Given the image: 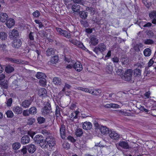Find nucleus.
<instances>
[{
  "label": "nucleus",
  "instance_id": "obj_1",
  "mask_svg": "<svg viewBox=\"0 0 156 156\" xmlns=\"http://www.w3.org/2000/svg\"><path fill=\"white\" fill-rule=\"evenodd\" d=\"M34 141L39 145L42 148L46 149L47 147L46 145L44 144L45 140H44L43 136L41 135H37L34 138Z\"/></svg>",
  "mask_w": 156,
  "mask_h": 156
},
{
  "label": "nucleus",
  "instance_id": "obj_2",
  "mask_svg": "<svg viewBox=\"0 0 156 156\" xmlns=\"http://www.w3.org/2000/svg\"><path fill=\"white\" fill-rule=\"evenodd\" d=\"M44 143V144L46 145L47 146L46 148H48V146L49 147L51 148L55 144V139L51 135L48 136L46 137Z\"/></svg>",
  "mask_w": 156,
  "mask_h": 156
},
{
  "label": "nucleus",
  "instance_id": "obj_3",
  "mask_svg": "<svg viewBox=\"0 0 156 156\" xmlns=\"http://www.w3.org/2000/svg\"><path fill=\"white\" fill-rule=\"evenodd\" d=\"M106 49L105 44L104 43L99 44L98 46L94 48L93 51L97 55L99 53L102 54Z\"/></svg>",
  "mask_w": 156,
  "mask_h": 156
},
{
  "label": "nucleus",
  "instance_id": "obj_4",
  "mask_svg": "<svg viewBox=\"0 0 156 156\" xmlns=\"http://www.w3.org/2000/svg\"><path fill=\"white\" fill-rule=\"evenodd\" d=\"M51 104L47 102L45 105L41 110L42 114L44 117L49 115L51 112Z\"/></svg>",
  "mask_w": 156,
  "mask_h": 156
},
{
  "label": "nucleus",
  "instance_id": "obj_5",
  "mask_svg": "<svg viewBox=\"0 0 156 156\" xmlns=\"http://www.w3.org/2000/svg\"><path fill=\"white\" fill-rule=\"evenodd\" d=\"M55 29L62 36L67 38H70L71 37V34L66 30H62L61 28L56 27Z\"/></svg>",
  "mask_w": 156,
  "mask_h": 156
},
{
  "label": "nucleus",
  "instance_id": "obj_6",
  "mask_svg": "<svg viewBox=\"0 0 156 156\" xmlns=\"http://www.w3.org/2000/svg\"><path fill=\"white\" fill-rule=\"evenodd\" d=\"M133 70L131 69H127L124 74L125 80L126 81H130L132 77Z\"/></svg>",
  "mask_w": 156,
  "mask_h": 156
},
{
  "label": "nucleus",
  "instance_id": "obj_7",
  "mask_svg": "<svg viewBox=\"0 0 156 156\" xmlns=\"http://www.w3.org/2000/svg\"><path fill=\"white\" fill-rule=\"evenodd\" d=\"M72 62H73V68L75 70L78 72H80L82 70V66L80 62H75L73 60H72Z\"/></svg>",
  "mask_w": 156,
  "mask_h": 156
},
{
  "label": "nucleus",
  "instance_id": "obj_8",
  "mask_svg": "<svg viewBox=\"0 0 156 156\" xmlns=\"http://www.w3.org/2000/svg\"><path fill=\"white\" fill-rule=\"evenodd\" d=\"M60 134L63 139H65L66 137V129L65 126L64 125H61L60 128Z\"/></svg>",
  "mask_w": 156,
  "mask_h": 156
},
{
  "label": "nucleus",
  "instance_id": "obj_9",
  "mask_svg": "<svg viewBox=\"0 0 156 156\" xmlns=\"http://www.w3.org/2000/svg\"><path fill=\"white\" fill-rule=\"evenodd\" d=\"M22 44V41L20 39H16L13 40L12 45L15 48H18L21 47Z\"/></svg>",
  "mask_w": 156,
  "mask_h": 156
},
{
  "label": "nucleus",
  "instance_id": "obj_10",
  "mask_svg": "<svg viewBox=\"0 0 156 156\" xmlns=\"http://www.w3.org/2000/svg\"><path fill=\"white\" fill-rule=\"evenodd\" d=\"M109 133L110 137L112 139L116 140L119 139V136L116 132L110 131Z\"/></svg>",
  "mask_w": 156,
  "mask_h": 156
},
{
  "label": "nucleus",
  "instance_id": "obj_11",
  "mask_svg": "<svg viewBox=\"0 0 156 156\" xmlns=\"http://www.w3.org/2000/svg\"><path fill=\"white\" fill-rule=\"evenodd\" d=\"M9 36L10 38H12L13 40L16 39L19 36L18 31L15 29L13 30L10 32Z\"/></svg>",
  "mask_w": 156,
  "mask_h": 156
},
{
  "label": "nucleus",
  "instance_id": "obj_12",
  "mask_svg": "<svg viewBox=\"0 0 156 156\" xmlns=\"http://www.w3.org/2000/svg\"><path fill=\"white\" fill-rule=\"evenodd\" d=\"M15 24V21L13 18H10L6 21V25L9 28H11L13 27Z\"/></svg>",
  "mask_w": 156,
  "mask_h": 156
},
{
  "label": "nucleus",
  "instance_id": "obj_13",
  "mask_svg": "<svg viewBox=\"0 0 156 156\" xmlns=\"http://www.w3.org/2000/svg\"><path fill=\"white\" fill-rule=\"evenodd\" d=\"M47 91L44 88H41L38 91V95L39 96L44 97L47 96Z\"/></svg>",
  "mask_w": 156,
  "mask_h": 156
},
{
  "label": "nucleus",
  "instance_id": "obj_14",
  "mask_svg": "<svg viewBox=\"0 0 156 156\" xmlns=\"http://www.w3.org/2000/svg\"><path fill=\"white\" fill-rule=\"evenodd\" d=\"M8 16L6 13L2 12L0 13V21L2 23H4L6 21Z\"/></svg>",
  "mask_w": 156,
  "mask_h": 156
},
{
  "label": "nucleus",
  "instance_id": "obj_15",
  "mask_svg": "<svg viewBox=\"0 0 156 156\" xmlns=\"http://www.w3.org/2000/svg\"><path fill=\"white\" fill-rule=\"evenodd\" d=\"M92 127V123L90 122L87 121L84 122L82 126L83 129L86 130H90Z\"/></svg>",
  "mask_w": 156,
  "mask_h": 156
},
{
  "label": "nucleus",
  "instance_id": "obj_16",
  "mask_svg": "<svg viewBox=\"0 0 156 156\" xmlns=\"http://www.w3.org/2000/svg\"><path fill=\"white\" fill-rule=\"evenodd\" d=\"M30 141V138L28 136L25 135L23 136L21 140V142L23 144H28Z\"/></svg>",
  "mask_w": 156,
  "mask_h": 156
},
{
  "label": "nucleus",
  "instance_id": "obj_17",
  "mask_svg": "<svg viewBox=\"0 0 156 156\" xmlns=\"http://www.w3.org/2000/svg\"><path fill=\"white\" fill-rule=\"evenodd\" d=\"M27 147V150L30 153H34L36 150L35 146L32 144H29L26 146Z\"/></svg>",
  "mask_w": 156,
  "mask_h": 156
},
{
  "label": "nucleus",
  "instance_id": "obj_18",
  "mask_svg": "<svg viewBox=\"0 0 156 156\" xmlns=\"http://www.w3.org/2000/svg\"><path fill=\"white\" fill-rule=\"evenodd\" d=\"M79 112L78 109H77L74 112L71 113L70 115V119L73 120L75 119H77L78 118V115Z\"/></svg>",
  "mask_w": 156,
  "mask_h": 156
},
{
  "label": "nucleus",
  "instance_id": "obj_19",
  "mask_svg": "<svg viewBox=\"0 0 156 156\" xmlns=\"http://www.w3.org/2000/svg\"><path fill=\"white\" fill-rule=\"evenodd\" d=\"M22 108L19 106H16L12 108V111L15 114H21L22 112Z\"/></svg>",
  "mask_w": 156,
  "mask_h": 156
},
{
  "label": "nucleus",
  "instance_id": "obj_20",
  "mask_svg": "<svg viewBox=\"0 0 156 156\" xmlns=\"http://www.w3.org/2000/svg\"><path fill=\"white\" fill-rule=\"evenodd\" d=\"M118 144L119 146L123 149H128L129 147L128 143L125 141H120Z\"/></svg>",
  "mask_w": 156,
  "mask_h": 156
},
{
  "label": "nucleus",
  "instance_id": "obj_21",
  "mask_svg": "<svg viewBox=\"0 0 156 156\" xmlns=\"http://www.w3.org/2000/svg\"><path fill=\"white\" fill-rule=\"evenodd\" d=\"M5 59L6 61L9 62L13 63H21V62L20 60L15 58L6 57L5 58Z\"/></svg>",
  "mask_w": 156,
  "mask_h": 156
},
{
  "label": "nucleus",
  "instance_id": "obj_22",
  "mask_svg": "<svg viewBox=\"0 0 156 156\" xmlns=\"http://www.w3.org/2000/svg\"><path fill=\"white\" fill-rule=\"evenodd\" d=\"M31 104L30 100H25L22 102L21 106L24 108L29 107Z\"/></svg>",
  "mask_w": 156,
  "mask_h": 156
},
{
  "label": "nucleus",
  "instance_id": "obj_23",
  "mask_svg": "<svg viewBox=\"0 0 156 156\" xmlns=\"http://www.w3.org/2000/svg\"><path fill=\"white\" fill-rule=\"evenodd\" d=\"M101 133L103 135H106L109 133V130L108 128L105 126H101L100 128Z\"/></svg>",
  "mask_w": 156,
  "mask_h": 156
},
{
  "label": "nucleus",
  "instance_id": "obj_24",
  "mask_svg": "<svg viewBox=\"0 0 156 156\" xmlns=\"http://www.w3.org/2000/svg\"><path fill=\"white\" fill-rule=\"evenodd\" d=\"M98 39L95 36L92 37L90 38V43L93 45H96L98 43Z\"/></svg>",
  "mask_w": 156,
  "mask_h": 156
},
{
  "label": "nucleus",
  "instance_id": "obj_25",
  "mask_svg": "<svg viewBox=\"0 0 156 156\" xmlns=\"http://www.w3.org/2000/svg\"><path fill=\"white\" fill-rule=\"evenodd\" d=\"M80 6L77 4H74L72 6V9L73 12H78L80 9Z\"/></svg>",
  "mask_w": 156,
  "mask_h": 156
},
{
  "label": "nucleus",
  "instance_id": "obj_26",
  "mask_svg": "<svg viewBox=\"0 0 156 156\" xmlns=\"http://www.w3.org/2000/svg\"><path fill=\"white\" fill-rule=\"evenodd\" d=\"M55 54V51L54 48H48L46 51V54L48 56H50L51 55H54Z\"/></svg>",
  "mask_w": 156,
  "mask_h": 156
},
{
  "label": "nucleus",
  "instance_id": "obj_27",
  "mask_svg": "<svg viewBox=\"0 0 156 156\" xmlns=\"http://www.w3.org/2000/svg\"><path fill=\"white\" fill-rule=\"evenodd\" d=\"M143 53L145 57H149L151 55V51L150 48H147L144 50Z\"/></svg>",
  "mask_w": 156,
  "mask_h": 156
},
{
  "label": "nucleus",
  "instance_id": "obj_28",
  "mask_svg": "<svg viewBox=\"0 0 156 156\" xmlns=\"http://www.w3.org/2000/svg\"><path fill=\"white\" fill-rule=\"evenodd\" d=\"M21 147V144L20 143L16 142L12 144V148L13 149L16 150L19 149Z\"/></svg>",
  "mask_w": 156,
  "mask_h": 156
},
{
  "label": "nucleus",
  "instance_id": "obj_29",
  "mask_svg": "<svg viewBox=\"0 0 156 156\" xmlns=\"http://www.w3.org/2000/svg\"><path fill=\"white\" fill-rule=\"evenodd\" d=\"M14 70V68L11 66H7L5 69V72L7 73H11Z\"/></svg>",
  "mask_w": 156,
  "mask_h": 156
},
{
  "label": "nucleus",
  "instance_id": "obj_30",
  "mask_svg": "<svg viewBox=\"0 0 156 156\" xmlns=\"http://www.w3.org/2000/svg\"><path fill=\"white\" fill-rule=\"evenodd\" d=\"M36 76L37 79H44L46 77L44 73L41 72H37Z\"/></svg>",
  "mask_w": 156,
  "mask_h": 156
},
{
  "label": "nucleus",
  "instance_id": "obj_31",
  "mask_svg": "<svg viewBox=\"0 0 156 156\" xmlns=\"http://www.w3.org/2000/svg\"><path fill=\"white\" fill-rule=\"evenodd\" d=\"M80 17L82 19H86L88 13L85 11H81L79 13Z\"/></svg>",
  "mask_w": 156,
  "mask_h": 156
},
{
  "label": "nucleus",
  "instance_id": "obj_32",
  "mask_svg": "<svg viewBox=\"0 0 156 156\" xmlns=\"http://www.w3.org/2000/svg\"><path fill=\"white\" fill-rule=\"evenodd\" d=\"M29 112L30 114L34 115L37 113V110L36 108L35 107H32L29 109Z\"/></svg>",
  "mask_w": 156,
  "mask_h": 156
},
{
  "label": "nucleus",
  "instance_id": "obj_33",
  "mask_svg": "<svg viewBox=\"0 0 156 156\" xmlns=\"http://www.w3.org/2000/svg\"><path fill=\"white\" fill-rule=\"evenodd\" d=\"M80 90H81L85 91L86 92H88L90 93H91L92 94H94V91H92V90L91 89L83 87H80Z\"/></svg>",
  "mask_w": 156,
  "mask_h": 156
},
{
  "label": "nucleus",
  "instance_id": "obj_34",
  "mask_svg": "<svg viewBox=\"0 0 156 156\" xmlns=\"http://www.w3.org/2000/svg\"><path fill=\"white\" fill-rule=\"evenodd\" d=\"M83 134V132L82 129L79 128L76 130L75 134L77 136L80 137L82 136Z\"/></svg>",
  "mask_w": 156,
  "mask_h": 156
},
{
  "label": "nucleus",
  "instance_id": "obj_35",
  "mask_svg": "<svg viewBox=\"0 0 156 156\" xmlns=\"http://www.w3.org/2000/svg\"><path fill=\"white\" fill-rule=\"evenodd\" d=\"M141 70L139 69L136 68L134 70V75L135 76L139 77L141 75Z\"/></svg>",
  "mask_w": 156,
  "mask_h": 156
},
{
  "label": "nucleus",
  "instance_id": "obj_36",
  "mask_svg": "<svg viewBox=\"0 0 156 156\" xmlns=\"http://www.w3.org/2000/svg\"><path fill=\"white\" fill-rule=\"evenodd\" d=\"M58 60V57L55 55L52 57L51 60V62L52 64H56Z\"/></svg>",
  "mask_w": 156,
  "mask_h": 156
},
{
  "label": "nucleus",
  "instance_id": "obj_37",
  "mask_svg": "<svg viewBox=\"0 0 156 156\" xmlns=\"http://www.w3.org/2000/svg\"><path fill=\"white\" fill-rule=\"evenodd\" d=\"M37 123L40 124H42L44 123L45 121V119L43 117H38L37 119Z\"/></svg>",
  "mask_w": 156,
  "mask_h": 156
},
{
  "label": "nucleus",
  "instance_id": "obj_38",
  "mask_svg": "<svg viewBox=\"0 0 156 156\" xmlns=\"http://www.w3.org/2000/svg\"><path fill=\"white\" fill-rule=\"evenodd\" d=\"M154 43V41L150 39H146L144 41V44H145L151 45L153 44Z\"/></svg>",
  "mask_w": 156,
  "mask_h": 156
},
{
  "label": "nucleus",
  "instance_id": "obj_39",
  "mask_svg": "<svg viewBox=\"0 0 156 156\" xmlns=\"http://www.w3.org/2000/svg\"><path fill=\"white\" fill-rule=\"evenodd\" d=\"M149 16L150 19H152L156 18V11L153 10L149 14Z\"/></svg>",
  "mask_w": 156,
  "mask_h": 156
},
{
  "label": "nucleus",
  "instance_id": "obj_40",
  "mask_svg": "<svg viewBox=\"0 0 156 156\" xmlns=\"http://www.w3.org/2000/svg\"><path fill=\"white\" fill-rule=\"evenodd\" d=\"M39 82L40 85L42 87H44L46 83V80L45 78L40 79Z\"/></svg>",
  "mask_w": 156,
  "mask_h": 156
},
{
  "label": "nucleus",
  "instance_id": "obj_41",
  "mask_svg": "<svg viewBox=\"0 0 156 156\" xmlns=\"http://www.w3.org/2000/svg\"><path fill=\"white\" fill-rule=\"evenodd\" d=\"M53 82L56 85H60L61 83V81L59 79V78L57 77H55L54 78Z\"/></svg>",
  "mask_w": 156,
  "mask_h": 156
},
{
  "label": "nucleus",
  "instance_id": "obj_42",
  "mask_svg": "<svg viewBox=\"0 0 156 156\" xmlns=\"http://www.w3.org/2000/svg\"><path fill=\"white\" fill-rule=\"evenodd\" d=\"M106 69L107 72L109 73H111L113 71V67L112 66L108 64L107 66Z\"/></svg>",
  "mask_w": 156,
  "mask_h": 156
},
{
  "label": "nucleus",
  "instance_id": "obj_43",
  "mask_svg": "<svg viewBox=\"0 0 156 156\" xmlns=\"http://www.w3.org/2000/svg\"><path fill=\"white\" fill-rule=\"evenodd\" d=\"M7 117L8 118H12L14 116V114L12 111L8 110L6 112Z\"/></svg>",
  "mask_w": 156,
  "mask_h": 156
},
{
  "label": "nucleus",
  "instance_id": "obj_44",
  "mask_svg": "<svg viewBox=\"0 0 156 156\" xmlns=\"http://www.w3.org/2000/svg\"><path fill=\"white\" fill-rule=\"evenodd\" d=\"M35 122V119L34 118H30L27 120V123L30 125H31Z\"/></svg>",
  "mask_w": 156,
  "mask_h": 156
},
{
  "label": "nucleus",
  "instance_id": "obj_45",
  "mask_svg": "<svg viewBox=\"0 0 156 156\" xmlns=\"http://www.w3.org/2000/svg\"><path fill=\"white\" fill-rule=\"evenodd\" d=\"M7 35L6 33L5 32L0 33V38L2 40H5L6 38Z\"/></svg>",
  "mask_w": 156,
  "mask_h": 156
},
{
  "label": "nucleus",
  "instance_id": "obj_46",
  "mask_svg": "<svg viewBox=\"0 0 156 156\" xmlns=\"http://www.w3.org/2000/svg\"><path fill=\"white\" fill-rule=\"evenodd\" d=\"M32 15L34 17L37 18L40 16V13L39 11L36 10L33 13Z\"/></svg>",
  "mask_w": 156,
  "mask_h": 156
},
{
  "label": "nucleus",
  "instance_id": "obj_47",
  "mask_svg": "<svg viewBox=\"0 0 156 156\" xmlns=\"http://www.w3.org/2000/svg\"><path fill=\"white\" fill-rule=\"evenodd\" d=\"M63 147L65 149L68 150L70 147V144L67 142H64L63 145Z\"/></svg>",
  "mask_w": 156,
  "mask_h": 156
},
{
  "label": "nucleus",
  "instance_id": "obj_48",
  "mask_svg": "<svg viewBox=\"0 0 156 156\" xmlns=\"http://www.w3.org/2000/svg\"><path fill=\"white\" fill-rule=\"evenodd\" d=\"M36 133L35 132L31 130H29L27 132L28 135L29 136L32 138L33 139L34 136L35 134Z\"/></svg>",
  "mask_w": 156,
  "mask_h": 156
},
{
  "label": "nucleus",
  "instance_id": "obj_49",
  "mask_svg": "<svg viewBox=\"0 0 156 156\" xmlns=\"http://www.w3.org/2000/svg\"><path fill=\"white\" fill-rule=\"evenodd\" d=\"M67 140L72 143H74L76 141V140L74 137L70 135L67 138Z\"/></svg>",
  "mask_w": 156,
  "mask_h": 156
},
{
  "label": "nucleus",
  "instance_id": "obj_50",
  "mask_svg": "<svg viewBox=\"0 0 156 156\" xmlns=\"http://www.w3.org/2000/svg\"><path fill=\"white\" fill-rule=\"evenodd\" d=\"M69 41L73 44L74 45H75L76 46H77L79 41L76 40H75L72 39H70L69 40Z\"/></svg>",
  "mask_w": 156,
  "mask_h": 156
},
{
  "label": "nucleus",
  "instance_id": "obj_51",
  "mask_svg": "<svg viewBox=\"0 0 156 156\" xmlns=\"http://www.w3.org/2000/svg\"><path fill=\"white\" fill-rule=\"evenodd\" d=\"M28 44L30 47H36V42L34 40L33 41H28Z\"/></svg>",
  "mask_w": 156,
  "mask_h": 156
},
{
  "label": "nucleus",
  "instance_id": "obj_52",
  "mask_svg": "<svg viewBox=\"0 0 156 156\" xmlns=\"http://www.w3.org/2000/svg\"><path fill=\"white\" fill-rule=\"evenodd\" d=\"M12 102V98H10L7 101L6 104L8 107H10Z\"/></svg>",
  "mask_w": 156,
  "mask_h": 156
},
{
  "label": "nucleus",
  "instance_id": "obj_53",
  "mask_svg": "<svg viewBox=\"0 0 156 156\" xmlns=\"http://www.w3.org/2000/svg\"><path fill=\"white\" fill-rule=\"evenodd\" d=\"M42 133L44 136H46V137L48 136H51V134L49 133L46 130H42Z\"/></svg>",
  "mask_w": 156,
  "mask_h": 156
},
{
  "label": "nucleus",
  "instance_id": "obj_54",
  "mask_svg": "<svg viewBox=\"0 0 156 156\" xmlns=\"http://www.w3.org/2000/svg\"><path fill=\"white\" fill-rule=\"evenodd\" d=\"M2 87L5 89H6L8 88L7 83L4 81L0 83Z\"/></svg>",
  "mask_w": 156,
  "mask_h": 156
},
{
  "label": "nucleus",
  "instance_id": "obj_55",
  "mask_svg": "<svg viewBox=\"0 0 156 156\" xmlns=\"http://www.w3.org/2000/svg\"><path fill=\"white\" fill-rule=\"evenodd\" d=\"M34 33L32 32H30L29 34V38L30 41H33L34 40V36L33 34Z\"/></svg>",
  "mask_w": 156,
  "mask_h": 156
},
{
  "label": "nucleus",
  "instance_id": "obj_56",
  "mask_svg": "<svg viewBox=\"0 0 156 156\" xmlns=\"http://www.w3.org/2000/svg\"><path fill=\"white\" fill-rule=\"evenodd\" d=\"M27 147H23V148L21 149V151L23 155H26V154L27 153Z\"/></svg>",
  "mask_w": 156,
  "mask_h": 156
},
{
  "label": "nucleus",
  "instance_id": "obj_57",
  "mask_svg": "<svg viewBox=\"0 0 156 156\" xmlns=\"http://www.w3.org/2000/svg\"><path fill=\"white\" fill-rule=\"evenodd\" d=\"M60 109L59 106L57 105L56 106V109H55V114L56 115H60Z\"/></svg>",
  "mask_w": 156,
  "mask_h": 156
},
{
  "label": "nucleus",
  "instance_id": "obj_58",
  "mask_svg": "<svg viewBox=\"0 0 156 156\" xmlns=\"http://www.w3.org/2000/svg\"><path fill=\"white\" fill-rule=\"evenodd\" d=\"M147 34L150 38H153L155 37L154 34L151 31L148 32Z\"/></svg>",
  "mask_w": 156,
  "mask_h": 156
},
{
  "label": "nucleus",
  "instance_id": "obj_59",
  "mask_svg": "<svg viewBox=\"0 0 156 156\" xmlns=\"http://www.w3.org/2000/svg\"><path fill=\"white\" fill-rule=\"evenodd\" d=\"M110 105H111V108H119V105L117 104L111 103Z\"/></svg>",
  "mask_w": 156,
  "mask_h": 156
},
{
  "label": "nucleus",
  "instance_id": "obj_60",
  "mask_svg": "<svg viewBox=\"0 0 156 156\" xmlns=\"http://www.w3.org/2000/svg\"><path fill=\"white\" fill-rule=\"evenodd\" d=\"M151 93L150 91L146 92L144 94V96L147 98H150V95Z\"/></svg>",
  "mask_w": 156,
  "mask_h": 156
},
{
  "label": "nucleus",
  "instance_id": "obj_61",
  "mask_svg": "<svg viewBox=\"0 0 156 156\" xmlns=\"http://www.w3.org/2000/svg\"><path fill=\"white\" fill-rule=\"evenodd\" d=\"M23 116H27L29 115L30 113L27 110H24L23 112Z\"/></svg>",
  "mask_w": 156,
  "mask_h": 156
},
{
  "label": "nucleus",
  "instance_id": "obj_62",
  "mask_svg": "<svg viewBox=\"0 0 156 156\" xmlns=\"http://www.w3.org/2000/svg\"><path fill=\"white\" fill-rule=\"evenodd\" d=\"M112 61L114 63H118L119 62V59L117 57H115L112 58Z\"/></svg>",
  "mask_w": 156,
  "mask_h": 156
},
{
  "label": "nucleus",
  "instance_id": "obj_63",
  "mask_svg": "<svg viewBox=\"0 0 156 156\" xmlns=\"http://www.w3.org/2000/svg\"><path fill=\"white\" fill-rule=\"evenodd\" d=\"M93 30L92 29L90 28H87L85 29V32L87 34H90L92 32Z\"/></svg>",
  "mask_w": 156,
  "mask_h": 156
},
{
  "label": "nucleus",
  "instance_id": "obj_64",
  "mask_svg": "<svg viewBox=\"0 0 156 156\" xmlns=\"http://www.w3.org/2000/svg\"><path fill=\"white\" fill-rule=\"evenodd\" d=\"M122 70L120 69H118L116 71V73L119 75H121L122 74Z\"/></svg>",
  "mask_w": 156,
  "mask_h": 156
}]
</instances>
